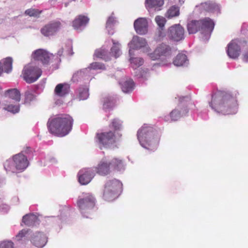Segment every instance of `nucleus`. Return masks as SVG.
<instances>
[{
    "mask_svg": "<svg viewBox=\"0 0 248 248\" xmlns=\"http://www.w3.org/2000/svg\"><path fill=\"white\" fill-rule=\"evenodd\" d=\"M227 52L228 56L232 59H236L241 52V48L237 40H232L227 46Z\"/></svg>",
    "mask_w": 248,
    "mask_h": 248,
    "instance_id": "18",
    "label": "nucleus"
},
{
    "mask_svg": "<svg viewBox=\"0 0 248 248\" xmlns=\"http://www.w3.org/2000/svg\"><path fill=\"white\" fill-rule=\"evenodd\" d=\"M89 72L88 68H86L76 72L73 76L72 80L74 82L78 80L89 75Z\"/></svg>",
    "mask_w": 248,
    "mask_h": 248,
    "instance_id": "32",
    "label": "nucleus"
},
{
    "mask_svg": "<svg viewBox=\"0 0 248 248\" xmlns=\"http://www.w3.org/2000/svg\"><path fill=\"white\" fill-rule=\"evenodd\" d=\"M73 1H76V0H73Z\"/></svg>",
    "mask_w": 248,
    "mask_h": 248,
    "instance_id": "52",
    "label": "nucleus"
},
{
    "mask_svg": "<svg viewBox=\"0 0 248 248\" xmlns=\"http://www.w3.org/2000/svg\"><path fill=\"white\" fill-rule=\"evenodd\" d=\"M242 60L245 62H248V51L243 53L242 55Z\"/></svg>",
    "mask_w": 248,
    "mask_h": 248,
    "instance_id": "48",
    "label": "nucleus"
},
{
    "mask_svg": "<svg viewBox=\"0 0 248 248\" xmlns=\"http://www.w3.org/2000/svg\"><path fill=\"white\" fill-rule=\"evenodd\" d=\"M29 165L27 157L22 154L14 155L12 160H7L4 165L7 171L16 172L22 171Z\"/></svg>",
    "mask_w": 248,
    "mask_h": 248,
    "instance_id": "5",
    "label": "nucleus"
},
{
    "mask_svg": "<svg viewBox=\"0 0 248 248\" xmlns=\"http://www.w3.org/2000/svg\"><path fill=\"white\" fill-rule=\"evenodd\" d=\"M48 159L52 164L57 163V162H58L57 159L55 157H53V156H50V157H49L48 158Z\"/></svg>",
    "mask_w": 248,
    "mask_h": 248,
    "instance_id": "49",
    "label": "nucleus"
},
{
    "mask_svg": "<svg viewBox=\"0 0 248 248\" xmlns=\"http://www.w3.org/2000/svg\"><path fill=\"white\" fill-rule=\"evenodd\" d=\"M114 105V100L112 97L107 96L104 98L103 100V109L105 110H108L112 108Z\"/></svg>",
    "mask_w": 248,
    "mask_h": 248,
    "instance_id": "35",
    "label": "nucleus"
},
{
    "mask_svg": "<svg viewBox=\"0 0 248 248\" xmlns=\"http://www.w3.org/2000/svg\"><path fill=\"white\" fill-rule=\"evenodd\" d=\"M37 219V217L34 214L26 215L23 217L22 222L28 226H31L33 225Z\"/></svg>",
    "mask_w": 248,
    "mask_h": 248,
    "instance_id": "34",
    "label": "nucleus"
},
{
    "mask_svg": "<svg viewBox=\"0 0 248 248\" xmlns=\"http://www.w3.org/2000/svg\"><path fill=\"white\" fill-rule=\"evenodd\" d=\"M137 76H139V77L147 79L150 77V74L147 69H144L140 72V74L139 75L137 74Z\"/></svg>",
    "mask_w": 248,
    "mask_h": 248,
    "instance_id": "45",
    "label": "nucleus"
},
{
    "mask_svg": "<svg viewBox=\"0 0 248 248\" xmlns=\"http://www.w3.org/2000/svg\"><path fill=\"white\" fill-rule=\"evenodd\" d=\"M87 68L89 70V72L92 69L93 70H99V69H104L105 68V66L104 64L101 63L95 62H93L90 64V66Z\"/></svg>",
    "mask_w": 248,
    "mask_h": 248,
    "instance_id": "41",
    "label": "nucleus"
},
{
    "mask_svg": "<svg viewBox=\"0 0 248 248\" xmlns=\"http://www.w3.org/2000/svg\"><path fill=\"white\" fill-rule=\"evenodd\" d=\"M163 4L164 0H146L145 6L149 11L152 9L158 11Z\"/></svg>",
    "mask_w": 248,
    "mask_h": 248,
    "instance_id": "24",
    "label": "nucleus"
},
{
    "mask_svg": "<svg viewBox=\"0 0 248 248\" xmlns=\"http://www.w3.org/2000/svg\"><path fill=\"white\" fill-rule=\"evenodd\" d=\"M121 136V134L119 132L114 133L111 131L104 132L97 134L96 142L100 148H108L119 140Z\"/></svg>",
    "mask_w": 248,
    "mask_h": 248,
    "instance_id": "7",
    "label": "nucleus"
},
{
    "mask_svg": "<svg viewBox=\"0 0 248 248\" xmlns=\"http://www.w3.org/2000/svg\"><path fill=\"white\" fill-rule=\"evenodd\" d=\"M89 20L90 19L87 16L79 15L73 20L72 26L75 30L81 31L87 26Z\"/></svg>",
    "mask_w": 248,
    "mask_h": 248,
    "instance_id": "17",
    "label": "nucleus"
},
{
    "mask_svg": "<svg viewBox=\"0 0 248 248\" xmlns=\"http://www.w3.org/2000/svg\"><path fill=\"white\" fill-rule=\"evenodd\" d=\"M13 60L11 57H7L0 61V64L2 66L3 72L9 73L12 70Z\"/></svg>",
    "mask_w": 248,
    "mask_h": 248,
    "instance_id": "28",
    "label": "nucleus"
},
{
    "mask_svg": "<svg viewBox=\"0 0 248 248\" xmlns=\"http://www.w3.org/2000/svg\"><path fill=\"white\" fill-rule=\"evenodd\" d=\"M27 231L25 230L21 231L16 236L17 240H20L27 233Z\"/></svg>",
    "mask_w": 248,
    "mask_h": 248,
    "instance_id": "47",
    "label": "nucleus"
},
{
    "mask_svg": "<svg viewBox=\"0 0 248 248\" xmlns=\"http://www.w3.org/2000/svg\"><path fill=\"white\" fill-rule=\"evenodd\" d=\"M89 89L87 87L80 88L78 91V98L80 100H85L89 97Z\"/></svg>",
    "mask_w": 248,
    "mask_h": 248,
    "instance_id": "36",
    "label": "nucleus"
},
{
    "mask_svg": "<svg viewBox=\"0 0 248 248\" xmlns=\"http://www.w3.org/2000/svg\"><path fill=\"white\" fill-rule=\"evenodd\" d=\"M94 55L106 61L110 60V54L108 53V50L103 47L96 50Z\"/></svg>",
    "mask_w": 248,
    "mask_h": 248,
    "instance_id": "30",
    "label": "nucleus"
},
{
    "mask_svg": "<svg viewBox=\"0 0 248 248\" xmlns=\"http://www.w3.org/2000/svg\"><path fill=\"white\" fill-rule=\"evenodd\" d=\"M24 80L29 83H31L37 80L42 74L40 68L35 66L32 63L26 65L22 71Z\"/></svg>",
    "mask_w": 248,
    "mask_h": 248,
    "instance_id": "9",
    "label": "nucleus"
},
{
    "mask_svg": "<svg viewBox=\"0 0 248 248\" xmlns=\"http://www.w3.org/2000/svg\"><path fill=\"white\" fill-rule=\"evenodd\" d=\"M19 102L15 101L7 100L4 103V109L12 113H16L19 111Z\"/></svg>",
    "mask_w": 248,
    "mask_h": 248,
    "instance_id": "22",
    "label": "nucleus"
},
{
    "mask_svg": "<svg viewBox=\"0 0 248 248\" xmlns=\"http://www.w3.org/2000/svg\"><path fill=\"white\" fill-rule=\"evenodd\" d=\"M129 47V54H131V49H142L143 52L147 53L151 49L148 46L146 40L138 36H133L132 40L128 44Z\"/></svg>",
    "mask_w": 248,
    "mask_h": 248,
    "instance_id": "11",
    "label": "nucleus"
},
{
    "mask_svg": "<svg viewBox=\"0 0 248 248\" xmlns=\"http://www.w3.org/2000/svg\"><path fill=\"white\" fill-rule=\"evenodd\" d=\"M170 51V47L163 43L157 46L154 51L149 53L148 55L151 60H156L162 56H167L169 55Z\"/></svg>",
    "mask_w": 248,
    "mask_h": 248,
    "instance_id": "12",
    "label": "nucleus"
},
{
    "mask_svg": "<svg viewBox=\"0 0 248 248\" xmlns=\"http://www.w3.org/2000/svg\"><path fill=\"white\" fill-rule=\"evenodd\" d=\"M130 60L132 66L134 68L140 66L144 62L143 60L141 58H131Z\"/></svg>",
    "mask_w": 248,
    "mask_h": 248,
    "instance_id": "38",
    "label": "nucleus"
},
{
    "mask_svg": "<svg viewBox=\"0 0 248 248\" xmlns=\"http://www.w3.org/2000/svg\"><path fill=\"white\" fill-rule=\"evenodd\" d=\"M62 23L59 20H52L45 25L40 30V32L45 37H50L56 35L62 28Z\"/></svg>",
    "mask_w": 248,
    "mask_h": 248,
    "instance_id": "10",
    "label": "nucleus"
},
{
    "mask_svg": "<svg viewBox=\"0 0 248 248\" xmlns=\"http://www.w3.org/2000/svg\"><path fill=\"white\" fill-rule=\"evenodd\" d=\"M0 248H14V245L11 241H5L0 243Z\"/></svg>",
    "mask_w": 248,
    "mask_h": 248,
    "instance_id": "46",
    "label": "nucleus"
},
{
    "mask_svg": "<svg viewBox=\"0 0 248 248\" xmlns=\"http://www.w3.org/2000/svg\"><path fill=\"white\" fill-rule=\"evenodd\" d=\"M122 188V183L115 179L108 181L104 190V198L108 201L116 199L120 195Z\"/></svg>",
    "mask_w": 248,
    "mask_h": 248,
    "instance_id": "6",
    "label": "nucleus"
},
{
    "mask_svg": "<svg viewBox=\"0 0 248 248\" xmlns=\"http://www.w3.org/2000/svg\"><path fill=\"white\" fill-rule=\"evenodd\" d=\"M63 49L62 48H60L58 51V52H57V54L59 56H61L63 53Z\"/></svg>",
    "mask_w": 248,
    "mask_h": 248,
    "instance_id": "50",
    "label": "nucleus"
},
{
    "mask_svg": "<svg viewBox=\"0 0 248 248\" xmlns=\"http://www.w3.org/2000/svg\"><path fill=\"white\" fill-rule=\"evenodd\" d=\"M179 15V9L178 7L172 6L170 7L167 13L168 17L171 18L174 16H178Z\"/></svg>",
    "mask_w": 248,
    "mask_h": 248,
    "instance_id": "37",
    "label": "nucleus"
},
{
    "mask_svg": "<svg viewBox=\"0 0 248 248\" xmlns=\"http://www.w3.org/2000/svg\"><path fill=\"white\" fill-rule=\"evenodd\" d=\"M137 135L139 143L143 148L152 151L156 149L160 136L155 128L144 124L138 130Z\"/></svg>",
    "mask_w": 248,
    "mask_h": 248,
    "instance_id": "2",
    "label": "nucleus"
},
{
    "mask_svg": "<svg viewBox=\"0 0 248 248\" xmlns=\"http://www.w3.org/2000/svg\"><path fill=\"white\" fill-rule=\"evenodd\" d=\"M168 35L174 41H180L184 38V29L179 24L174 25L169 28Z\"/></svg>",
    "mask_w": 248,
    "mask_h": 248,
    "instance_id": "16",
    "label": "nucleus"
},
{
    "mask_svg": "<svg viewBox=\"0 0 248 248\" xmlns=\"http://www.w3.org/2000/svg\"><path fill=\"white\" fill-rule=\"evenodd\" d=\"M209 106L215 112L223 115L235 114L237 104L235 98L230 94L213 95Z\"/></svg>",
    "mask_w": 248,
    "mask_h": 248,
    "instance_id": "1",
    "label": "nucleus"
},
{
    "mask_svg": "<svg viewBox=\"0 0 248 248\" xmlns=\"http://www.w3.org/2000/svg\"><path fill=\"white\" fill-rule=\"evenodd\" d=\"M93 169L94 172L102 176L109 174L112 171L110 162L106 158L102 159Z\"/></svg>",
    "mask_w": 248,
    "mask_h": 248,
    "instance_id": "15",
    "label": "nucleus"
},
{
    "mask_svg": "<svg viewBox=\"0 0 248 248\" xmlns=\"http://www.w3.org/2000/svg\"><path fill=\"white\" fill-rule=\"evenodd\" d=\"M56 103L58 105H60L61 104H62V103L61 101H59L58 100L56 102Z\"/></svg>",
    "mask_w": 248,
    "mask_h": 248,
    "instance_id": "51",
    "label": "nucleus"
},
{
    "mask_svg": "<svg viewBox=\"0 0 248 248\" xmlns=\"http://www.w3.org/2000/svg\"><path fill=\"white\" fill-rule=\"evenodd\" d=\"M200 7L203 10L211 12H218L220 10V5L213 1L202 3Z\"/></svg>",
    "mask_w": 248,
    "mask_h": 248,
    "instance_id": "21",
    "label": "nucleus"
},
{
    "mask_svg": "<svg viewBox=\"0 0 248 248\" xmlns=\"http://www.w3.org/2000/svg\"><path fill=\"white\" fill-rule=\"evenodd\" d=\"M31 57L35 60L40 61L44 64H46L53 57V55L45 49H38L32 52Z\"/></svg>",
    "mask_w": 248,
    "mask_h": 248,
    "instance_id": "13",
    "label": "nucleus"
},
{
    "mask_svg": "<svg viewBox=\"0 0 248 248\" xmlns=\"http://www.w3.org/2000/svg\"><path fill=\"white\" fill-rule=\"evenodd\" d=\"M173 63L177 66H186L188 63V61L185 54L180 53L175 58Z\"/></svg>",
    "mask_w": 248,
    "mask_h": 248,
    "instance_id": "29",
    "label": "nucleus"
},
{
    "mask_svg": "<svg viewBox=\"0 0 248 248\" xmlns=\"http://www.w3.org/2000/svg\"><path fill=\"white\" fill-rule=\"evenodd\" d=\"M7 94L9 96L11 101L19 102L20 100V93L16 89H13L7 91Z\"/></svg>",
    "mask_w": 248,
    "mask_h": 248,
    "instance_id": "33",
    "label": "nucleus"
},
{
    "mask_svg": "<svg viewBox=\"0 0 248 248\" xmlns=\"http://www.w3.org/2000/svg\"><path fill=\"white\" fill-rule=\"evenodd\" d=\"M69 85L66 84H59L55 89V93L58 96H63L68 92Z\"/></svg>",
    "mask_w": 248,
    "mask_h": 248,
    "instance_id": "31",
    "label": "nucleus"
},
{
    "mask_svg": "<svg viewBox=\"0 0 248 248\" xmlns=\"http://www.w3.org/2000/svg\"><path fill=\"white\" fill-rule=\"evenodd\" d=\"M73 120L68 115H61L48 122V127L52 134L59 137L67 135L71 130Z\"/></svg>",
    "mask_w": 248,
    "mask_h": 248,
    "instance_id": "3",
    "label": "nucleus"
},
{
    "mask_svg": "<svg viewBox=\"0 0 248 248\" xmlns=\"http://www.w3.org/2000/svg\"><path fill=\"white\" fill-rule=\"evenodd\" d=\"M180 107L178 106L170 113V117L172 120L176 121L188 112V110L186 108H184L182 111L180 110Z\"/></svg>",
    "mask_w": 248,
    "mask_h": 248,
    "instance_id": "26",
    "label": "nucleus"
},
{
    "mask_svg": "<svg viewBox=\"0 0 248 248\" xmlns=\"http://www.w3.org/2000/svg\"><path fill=\"white\" fill-rule=\"evenodd\" d=\"M112 46L110 48V56L114 57L115 58H118L121 54V44L113 39L112 40Z\"/></svg>",
    "mask_w": 248,
    "mask_h": 248,
    "instance_id": "25",
    "label": "nucleus"
},
{
    "mask_svg": "<svg viewBox=\"0 0 248 248\" xmlns=\"http://www.w3.org/2000/svg\"><path fill=\"white\" fill-rule=\"evenodd\" d=\"M111 170L119 171H123L125 169V165L124 161L118 158H113L110 161Z\"/></svg>",
    "mask_w": 248,
    "mask_h": 248,
    "instance_id": "23",
    "label": "nucleus"
},
{
    "mask_svg": "<svg viewBox=\"0 0 248 248\" xmlns=\"http://www.w3.org/2000/svg\"><path fill=\"white\" fill-rule=\"evenodd\" d=\"M25 14L30 16L37 17L39 16L41 12L36 9L30 8L26 10Z\"/></svg>",
    "mask_w": 248,
    "mask_h": 248,
    "instance_id": "39",
    "label": "nucleus"
},
{
    "mask_svg": "<svg viewBox=\"0 0 248 248\" xmlns=\"http://www.w3.org/2000/svg\"><path fill=\"white\" fill-rule=\"evenodd\" d=\"M116 20H115V18L113 16V14L109 16L108 19L106 23V28L108 30V33L110 34H112L113 32H110L109 29H111V26L113 25L116 22Z\"/></svg>",
    "mask_w": 248,
    "mask_h": 248,
    "instance_id": "40",
    "label": "nucleus"
},
{
    "mask_svg": "<svg viewBox=\"0 0 248 248\" xmlns=\"http://www.w3.org/2000/svg\"><path fill=\"white\" fill-rule=\"evenodd\" d=\"M214 22L209 18H205L199 21H192L188 23L187 28L189 34L195 33L201 31L204 34L203 40H208L211 32L214 28Z\"/></svg>",
    "mask_w": 248,
    "mask_h": 248,
    "instance_id": "4",
    "label": "nucleus"
},
{
    "mask_svg": "<svg viewBox=\"0 0 248 248\" xmlns=\"http://www.w3.org/2000/svg\"><path fill=\"white\" fill-rule=\"evenodd\" d=\"M31 242L36 247L42 248L46 243L47 239L44 234L37 232L33 234Z\"/></svg>",
    "mask_w": 248,
    "mask_h": 248,
    "instance_id": "20",
    "label": "nucleus"
},
{
    "mask_svg": "<svg viewBox=\"0 0 248 248\" xmlns=\"http://www.w3.org/2000/svg\"><path fill=\"white\" fill-rule=\"evenodd\" d=\"M155 21L158 26L160 28L164 27L166 22L165 18L164 17L159 16H156L155 17Z\"/></svg>",
    "mask_w": 248,
    "mask_h": 248,
    "instance_id": "43",
    "label": "nucleus"
},
{
    "mask_svg": "<svg viewBox=\"0 0 248 248\" xmlns=\"http://www.w3.org/2000/svg\"><path fill=\"white\" fill-rule=\"evenodd\" d=\"M121 85L123 92L125 93L132 92L134 88V82L130 78L124 79L121 82Z\"/></svg>",
    "mask_w": 248,
    "mask_h": 248,
    "instance_id": "27",
    "label": "nucleus"
},
{
    "mask_svg": "<svg viewBox=\"0 0 248 248\" xmlns=\"http://www.w3.org/2000/svg\"><path fill=\"white\" fill-rule=\"evenodd\" d=\"M79 209L85 217H89L88 214L91 213L95 204L94 197L91 194L86 193L78 202Z\"/></svg>",
    "mask_w": 248,
    "mask_h": 248,
    "instance_id": "8",
    "label": "nucleus"
},
{
    "mask_svg": "<svg viewBox=\"0 0 248 248\" xmlns=\"http://www.w3.org/2000/svg\"><path fill=\"white\" fill-rule=\"evenodd\" d=\"M25 103H29L31 101L33 100L35 96L29 91H27L25 94Z\"/></svg>",
    "mask_w": 248,
    "mask_h": 248,
    "instance_id": "44",
    "label": "nucleus"
},
{
    "mask_svg": "<svg viewBox=\"0 0 248 248\" xmlns=\"http://www.w3.org/2000/svg\"><path fill=\"white\" fill-rule=\"evenodd\" d=\"M111 125L116 131L121 129L122 127V122L119 119H114L112 120Z\"/></svg>",
    "mask_w": 248,
    "mask_h": 248,
    "instance_id": "42",
    "label": "nucleus"
},
{
    "mask_svg": "<svg viewBox=\"0 0 248 248\" xmlns=\"http://www.w3.org/2000/svg\"><path fill=\"white\" fill-rule=\"evenodd\" d=\"M136 32L139 34H145L147 32L148 23L145 18H139L136 19L134 23Z\"/></svg>",
    "mask_w": 248,
    "mask_h": 248,
    "instance_id": "19",
    "label": "nucleus"
},
{
    "mask_svg": "<svg viewBox=\"0 0 248 248\" xmlns=\"http://www.w3.org/2000/svg\"><path fill=\"white\" fill-rule=\"evenodd\" d=\"M79 182L83 185H87L90 182L95 175L93 168L84 169L78 172Z\"/></svg>",
    "mask_w": 248,
    "mask_h": 248,
    "instance_id": "14",
    "label": "nucleus"
}]
</instances>
